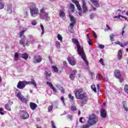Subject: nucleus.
Here are the masks:
<instances>
[{
  "instance_id": "obj_54",
  "label": "nucleus",
  "mask_w": 128,
  "mask_h": 128,
  "mask_svg": "<svg viewBox=\"0 0 128 128\" xmlns=\"http://www.w3.org/2000/svg\"><path fill=\"white\" fill-rule=\"evenodd\" d=\"M94 18V14H91L90 15V18H91V20H92Z\"/></svg>"
},
{
  "instance_id": "obj_49",
  "label": "nucleus",
  "mask_w": 128,
  "mask_h": 128,
  "mask_svg": "<svg viewBox=\"0 0 128 128\" xmlns=\"http://www.w3.org/2000/svg\"><path fill=\"white\" fill-rule=\"evenodd\" d=\"M37 22H36V20H33L32 22V26H36V24Z\"/></svg>"
},
{
  "instance_id": "obj_37",
  "label": "nucleus",
  "mask_w": 128,
  "mask_h": 128,
  "mask_svg": "<svg viewBox=\"0 0 128 128\" xmlns=\"http://www.w3.org/2000/svg\"><path fill=\"white\" fill-rule=\"evenodd\" d=\"M126 18V17L124 16H122V15H118V16H115L114 17V18Z\"/></svg>"
},
{
  "instance_id": "obj_30",
  "label": "nucleus",
  "mask_w": 128,
  "mask_h": 128,
  "mask_svg": "<svg viewBox=\"0 0 128 128\" xmlns=\"http://www.w3.org/2000/svg\"><path fill=\"white\" fill-rule=\"evenodd\" d=\"M90 126L87 123L86 124H83L82 126L78 127V128H90Z\"/></svg>"
},
{
  "instance_id": "obj_36",
  "label": "nucleus",
  "mask_w": 128,
  "mask_h": 128,
  "mask_svg": "<svg viewBox=\"0 0 128 128\" xmlns=\"http://www.w3.org/2000/svg\"><path fill=\"white\" fill-rule=\"evenodd\" d=\"M4 8V2H0V10H2Z\"/></svg>"
},
{
  "instance_id": "obj_21",
  "label": "nucleus",
  "mask_w": 128,
  "mask_h": 128,
  "mask_svg": "<svg viewBox=\"0 0 128 128\" xmlns=\"http://www.w3.org/2000/svg\"><path fill=\"white\" fill-rule=\"evenodd\" d=\"M59 14H60V18H61L63 20H64L66 18V14H64V10H60L59 12Z\"/></svg>"
},
{
  "instance_id": "obj_3",
  "label": "nucleus",
  "mask_w": 128,
  "mask_h": 128,
  "mask_svg": "<svg viewBox=\"0 0 128 128\" xmlns=\"http://www.w3.org/2000/svg\"><path fill=\"white\" fill-rule=\"evenodd\" d=\"M98 122V117L96 116L94 114H92L89 116L87 124L90 126H92L94 124H96Z\"/></svg>"
},
{
  "instance_id": "obj_43",
  "label": "nucleus",
  "mask_w": 128,
  "mask_h": 128,
  "mask_svg": "<svg viewBox=\"0 0 128 128\" xmlns=\"http://www.w3.org/2000/svg\"><path fill=\"white\" fill-rule=\"evenodd\" d=\"M5 108L7 110H10V106H8V104H7L5 105Z\"/></svg>"
},
{
  "instance_id": "obj_58",
  "label": "nucleus",
  "mask_w": 128,
  "mask_h": 128,
  "mask_svg": "<svg viewBox=\"0 0 128 128\" xmlns=\"http://www.w3.org/2000/svg\"><path fill=\"white\" fill-rule=\"evenodd\" d=\"M88 44H89L90 46H92V41H90V40H89L88 41Z\"/></svg>"
},
{
  "instance_id": "obj_20",
  "label": "nucleus",
  "mask_w": 128,
  "mask_h": 128,
  "mask_svg": "<svg viewBox=\"0 0 128 128\" xmlns=\"http://www.w3.org/2000/svg\"><path fill=\"white\" fill-rule=\"evenodd\" d=\"M30 108L32 110H34L38 108V105L34 102H30Z\"/></svg>"
},
{
  "instance_id": "obj_13",
  "label": "nucleus",
  "mask_w": 128,
  "mask_h": 128,
  "mask_svg": "<svg viewBox=\"0 0 128 128\" xmlns=\"http://www.w3.org/2000/svg\"><path fill=\"white\" fill-rule=\"evenodd\" d=\"M69 16L70 20L72 22L70 24V26H74V24H76V19H74V16H72V15H70Z\"/></svg>"
},
{
  "instance_id": "obj_14",
  "label": "nucleus",
  "mask_w": 128,
  "mask_h": 128,
  "mask_svg": "<svg viewBox=\"0 0 128 128\" xmlns=\"http://www.w3.org/2000/svg\"><path fill=\"white\" fill-rule=\"evenodd\" d=\"M72 2H73L74 4H75L78 10H79V12H80V10H82V7H80V4L78 2L77 0H72Z\"/></svg>"
},
{
  "instance_id": "obj_23",
  "label": "nucleus",
  "mask_w": 128,
  "mask_h": 128,
  "mask_svg": "<svg viewBox=\"0 0 128 128\" xmlns=\"http://www.w3.org/2000/svg\"><path fill=\"white\" fill-rule=\"evenodd\" d=\"M28 84H33L34 86V87L35 88H36V81L34 80H32L30 82H27Z\"/></svg>"
},
{
  "instance_id": "obj_7",
  "label": "nucleus",
  "mask_w": 128,
  "mask_h": 128,
  "mask_svg": "<svg viewBox=\"0 0 128 128\" xmlns=\"http://www.w3.org/2000/svg\"><path fill=\"white\" fill-rule=\"evenodd\" d=\"M16 96L17 98L20 100L22 102H26V99L24 98V97L22 95V94H20V92L18 91V90H16Z\"/></svg>"
},
{
  "instance_id": "obj_11",
  "label": "nucleus",
  "mask_w": 128,
  "mask_h": 128,
  "mask_svg": "<svg viewBox=\"0 0 128 128\" xmlns=\"http://www.w3.org/2000/svg\"><path fill=\"white\" fill-rule=\"evenodd\" d=\"M100 114L101 118H106V111L104 108H102L100 109Z\"/></svg>"
},
{
  "instance_id": "obj_51",
  "label": "nucleus",
  "mask_w": 128,
  "mask_h": 128,
  "mask_svg": "<svg viewBox=\"0 0 128 128\" xmlns=\"http://www.w3.org/2000/svg\"><path fill=\"white\" fill-rule=\"evenodd\" d=\"M51 124H52V128H56V125H54V121H52Z\"/></svg>"
},
{
  "instance_id": "obj_1",
  "label": "nucleus",
  "mask_w": 128,
  "mask_h": 128,
  "mask_svg": "<svg viewBox=\"0 0 128 128\" xmlns=\"http://www.w3.org/2000/svg\"><path fill=\"white\" fill-rule=\"evenodd\" d=\"M83 90L82 88H80L76 90L74 92L76 98L82 100L81 102L82 106H84L88 102V96L85 93H82Z\"/></svg>"
},
{
  "instance_id": "obj_10",
  "label": "nucleus",
  "mask_w": 128,
  "mask_h": 128,
  "mask_svg": "<svg viewBox=\"0 0 128 128\" xmlns=\"http://www.w3.org/2000/svg\"><path fill=\"white\" fill-rule=\"evenodd\" d=\"M42 60V58L40 55H36L34 56L32 62L34 64H38Z\"/></svg>"
},
{
  "instance_id": "obj_46",
  "label": "nucleus",
  "mask_w": 128,
  "mask_h": 128,
  "mask_svg": "<svg viewBox=\"0 0 128 128\" xmlns=\"http://www.w3.org/2000/svg\"><path fill=\"white\" fill-rule=\"evenodd\" d=\"M98 48L101 50H104V46L102 44H100L98 46Z\"/></svg>"
},
{
  "instance_id": "obj_2",
  "label": "nucleus",
  "mask_w": 128,
  "mask_h": 128,
  "mask_svg": "<svg viewBox=\"0 0 128 128\" xmlns=\"http://www.w3.org/2000/svg\"><path fill=\"white\" fill-rule=\"evenodd\" d=\"M72 42L74 44H76L78 48V52L80 56L82 57V58L84 62V64L86 66H88V62L86 58V54H84V49L82 48L80 46V43H78V40H76V38H72Z\"/></svg>"
},
{
  "instance_id": "obj_5",
  "label": "nucleus",
  "mask_w": 128,
  "mask_h": 128,
  "mask_svg": "<svg viewBox=\"0 0 128 128\" xmlns=\"http://www.w3.org/2000/svg\"><path fill=\"white\" fill-rule=\"evenodd\" d=\"M31 16L36 18L38 14V9L36 7V5L32 6L30 8Z\"/></svg>"
},
{
  "instance_id": "obj_61",
  "label": "nucleus",
  "mask_w": 128,
  "mask_h": 128,
  "mask_svg": "<svg viewBox=\"0 0 128 128\" xmlns=\"http://www.w3.org/2000/svg\"><path fill=\"white\" fill-rule=\"evenodd\" d=\"M24 14L25 16H28V12L26 11L25 12H24Z\"/></svg>"
},
{
  "instance_id": "obj_55",
  "label": "nucleus",
  "mask_w": 128,
  "mask_h": 128,
  "mask_svg": "<svg viewBox=\"0 0 128 128\" xmlns=\"http://www.w3.org/2000/svg\"><path fill=\"white\" fill-rule=\"evenodd\" d=\"M118 78V80H120V82H124V78H122V76H120V78Z\"/></svg>"
},
{
  "instance_id": "obj_64",
  "label": "nucleus",
  "mask_w": 128,
  "mask_h": 128,
  "mask_svg": "<svg viewBox=\"0 0 128 128\" xmlns=\"http://www.w3.org/2000/svg\"><path fill=\"white\" fill-rule=\"evenodd\" d=\"M120 42L118 41V42H116L115 44H120Z\"/></svg>"
},
{
  "instance_id": "obj_19",
  "label": "nucleus",
  "mask_w": 128,
  "mask_h": 128,
  "mask_svg": "<svg viewBox=\"0 0 128 128\" xmlns=\"http://www.w3.org/2000/svg\"><path fill=\"white\" fill-rule=\"evenodd\" d=\"M7 12L8 14H12V4H8L7 6Z\"/></svg>"
},
{
  "instance_id": "obj_16",
  "label": "nucleus",
  "mask_w": 128,
  "mask_h": 128,
  "mask_svg": "<svg viewBox=\"0 0 128 128\" xmlns=\"http://www.w3.org/2000/svg\"><path fill=\"white\" fill-rule=\"evenodd\" d=\"M76 70H74L72 71V73H71L70 75V78L72 80H74L76 78Z\"/></svg>"
},
{
  "instance_id": "obj_18",
  "label": "nucleus",
  "mask_w": 128,
  "mask_h": 128,
  "mask_svg": "<svg viewBox=\"0 0 128 128\" xmlns=\"http://www.w3.org/2000/svg\"><path fill=\"white\" fill-rule=\"evenodd\" d=\"M114 76L116 78H120V76H122V74H120V70H115Z\"/></svg>"
},
{
  "instance_id": "obj_25",
  "label": "nucleus",
  "mask_w": 128,
  "mask_h": 128,
  "mask_svg": "<svg viewBox=\"0 0 128 128\" xmlns=\"http://www.w3.org/2000/svg\"><path fill=\"white\" fill-rule=\"evenodd\" d=\"M122 50H119L118 54V59L122 60Z\"/></svg>"
},
{
  "instance_id": "obj_39",
  "label": "nucleus",
  "mask_w": 128,
  "mask_h": 128,
  "mask_svg": "<svg viewBox=\"0 0 128 128\" xmlns=\"http://www.w3.org/2000/svg\"><path fill=\"white\" fill-rule=\"evenodd\" d=\"M58 88L61 91V92H64V88H62V86H58Z\"/></svg>"
},
{
  "instance_id": "obj_48",
  "label": "nucleus",
  "mask_w": 128,
  "mask_h": 128,
  "mask_svg": "<svg viewBox=\"0 0 128 128\" xmlns=\"http://www.w3.org/2000/svg\"><path fill=\"white\" fill-rule=\"evenodd\" d=\"M56 46L58 48H60V43L59 42H56Z\"/></svg>"
},
{
  "instance_id": "obj_6",
  "label": "nucleus",
  "mask_w": 128,
  "mask_h": 128,
  "mask_svg": "<svg viewBox=\"0 0 128 128\" xmlns=\"http://www.w3.org/2000/svg\"><path fill=\"white\" fill-rule=\"evenodd\" d=\"M20 116L22 120H28V118H30V115H28V113L26 110H22L20 111Z\"/></svg>"
},
{
  "instance_id": "obj_40",
  "label": "nucleus",
  "mask_w": 128,
  "mask_h": 128,
  "mask_svg": "<svg viewBox=\"0 0 128 128\" xmlns=\"http://www.w3.org/2000/svg\"><path fill=\"white\" fill-rule=\"evenodd\" d=\"M91 88L94 92H96V86L94 85H92L91 86Z\"/></svg>"
},
{
  "instance_id": "obj_63",
  "label": "nucleus",
  "mask_w": 128,
  "mask_h": 128,
  "mask_svg": "<svg viewBox=\"0 0 128 128\" xmlns=\"http://www.w3.org/2000/svg\"><path fill=\"white\" fill-rule=\"evenodd\" d=\"M63 64H64V66H66V61H64L63 62Z\"/></svg>"
},
{
  "instance_id": "obj_22",
  "label": "nucleus",
  "mask_w": 128,
  "mask_h": 128,
  "mask_svg": "<svg viewBox=\"0 0 128 128\" xmlns=\"http://www.w3.org/2000/svg\"><path fill=\"white\" fill-rule=\"evenodd\" d=\"M92 4H94V6L96 8H98L100 6V4L98 3V0H90Z\"/></svg>"
},
{
  "instance_id": "obj_44",
  "label": "nucleus",
  "mask_w": 128,
  "mask_h": 128,
  "mask_svg": "<svg viewBox=\"0 0 128 128\" xmlns=\"http://www.w3.org/2000/svg\"><path fill=\"white\" fill-rule=\"evenodd\" d=\"M40 26L41 28V29L42 30V35L44 32V26L42 24H40Z\"/></svg>"
},
{
  "instance_id": "obj_38",
  "label": "nucleus",
  "mask_w": 128,
  "mask_h": 128,
  "mask_svg": "<svg viewBox=\"0 0 128 128\" xmlns=\"http://www.w3.org/2000/svg\"><path fill=\"white\" fill-rule=\"evenodd\" d=\"M115 36H116L114 34H112L111 35H110V40L111 42H114V38Z\"/></svg>"
},
{
  "instance_id": "obj_26",
  "label": "nucleus",
  "mask_w": 128,
  "mask_h": 128,
  "mask_svg": "<svg viewBox=\"0 0 128 128\" xmlns=\"http://www.w3.org/2000/svg\"><path fill=\"white\" fill-rule=\"evenodd\" d=\"M51 74L52 73L50 72V71H45V74L47 80H48V78H50Z\"/></svg>"
},
{
  "instance_id": "obj_45",
  "label": "nucleus",
  "mask_w": 128,
  "mask_h": 128,
  "mask_svg": "<svg viewBox=\"0 0 128 128\" xmlns=\"http://www.w3.org/2000/svg\"><path fill=\"white\" fill-rule=\"evenodd\" d=\"M71 110H72V112H76V106H72Z\"/></svg>"
},
{
  "instance_id": "obj_15",
  "label": "nucleus",
  "mask_w": 128,
  "mask_h": 128,
  "mask_svg": "<svg viewBox=\"0 0 128 128\" xmlns=\"http://www.w3.org/2000/svg\"><path fill=\"white\" fill-rule=\"evenodd\" d=\"M83 12H88V7L86 6V3L84 0H82Z\"/></svg>"
},
{
  "instance_id": "obj_27",
  "label": "nucleus",
  "mask_w": 128,
  "mask_h": 128,
  "mask_svg": "<svg viewBox=\"0 0 128 128\" xmlns=\"http://www.w3.org/2000/svg\"><path fill=\"white\" fill-rule=\"evenodd\" d=\"M26 32V28H23V30L19 32V36L20 38H22V36H24V34Z\"/></svg>"
},
{
  "instance_id": "obj_60",
  "label": "nucleus",
  "mask_w": 128,
  "mask_h": 128,
  "mask_svg": "<svg viewBox=\"0 0 128 128\" xmlns=\"http://www.w3.org/2000/svg\"><path fill=\"white\" fill-rule=\"evenodd\" d=\"M94 38H97L98 36H96V32H94Z\"/></svg>"
},
{
  "instance_id": "obj_28",
  "label": "nucleus",
  "mask_w": 128,
  "mask_h": 128,
  "mask_svg": "<svg viewBox=\"0 0 128 128\" xmlns=\"http://www.w3.org/2000/svg\"><path fill=\"white\" fill-rule=\"evenodd\" d=\"M68 98L70 100V102H74V98L72 96V94H68Z\"/></svg>"
},
{
  "instance_id": "obj_59",
  "label": "nucleus",
  "mask_w": 128,
  "mask_h": 128,
  "mask_svg": "<svg viewBox=\"0 0 128 128\" xmlns=\"http://www.w3.org/2000/svg\"><path fill=\"white\" fill-rule=\"evenodd\" d=\"M119 46H121L122 48H124V44H122V42H120V43L119 44Z\"/></svg>"
},
{
  "instance_id": "obj_32",
  "label": "nucleus",
  "mask_w": 128,
  "mask_h": 128,
  "mask_svg": "<svg viewBox=\"0 0 128 128\" xmlns=\"http://www.w3.org/2000/svg\"><path fill=\"white\" fill-rule=\"evenodd\" d=\"M14 60H16V62L18 61V53L16 52L14 55Z\"/></svg>"
},
{
  "instance_id": "obj_52",
  "label": "nucleus",
  "mask_w": 128,
  "mask_h": 128,
  "mask_svg": "<svg viewBox=\"0 0 128 128\" xmlns=\"http://www.w3.org/2000/svg\"><path fill=\"white\" fill-rule=\"evenodd\" d=\"M67 118H68L70 120H72V116L71 115H68L67 116Z\"/></svg>"
},
{
  "instance_id": "obj_50",
  "label": "nucleus",
  "mask_w": 128,
  "mask_h": 128,
  "mask_svg": "<svg viewBox=\"0 0 128 128\" xmlns=\"http://www.w3.org/2000/svg\"><path fill=\"white\" fill-rule=\"evenodd\" d=\"M60 100L62 102L64 106H66V103H64V96H61Z\"/></svg>"
},
{
  "instance_id": "obj_12",
  "label": "nucleus",
  "mask_w": 128,
  "mask_h": 128,
  "mask_svg": "<svg viewBox=\"0 0 128 128\" xmlns=\"http://www.w3.org/2000/svg\"><path fill=\"white\" fill-rule=\"evenodd\" d=\"M68 60L71 66H76V60L72 57H68Z\"/></svg>"
},
{
  "instance_id": "obj_42",
  "label": "nucleus",
  "mask_w": 128,
  "mask_h": 128,
  "mask_svg": "<svg viewBox=\"0 0 128 128\" xmlns=\"http://www.w3.org/2000/svg\"><path fill=\"white\" fill-rule=\"evenodd\" d=\"M58 38L59 40H60V42H62V36L60 34H58Z\"/></svg>"
},
{
  "instance_id": "obj_17",
  "label": "nucleus",
  "mask_w": 128,
  "mask_h": 128,
  "mask_svg": "<svg viewBox=\"0 0 128 128\" xmlns=\"http://www.w3.org/2000/svg\"><path fill=\"white\" fill-rule=\"evenodd\" d=\"M46 84L48 86L52 88V90H53V92H56V89L54 88V86L52 85V84L50 82H46Z\"/></svg>"
},
{
  "instance_id": "obj_47",
  "label": "nucleus",
  "mask_w": 128,
  "mask_h": 128,
  "mask_svg": "<svg viewBox=\"0 0 128 128\" xmlns=\"http://www.w3.org/2000/svg\"><path fill=\"white\" fill-rule=\"evenodd\" d=\"M100 62L102 64V66H104V59L103 58H100Z\"/></svg>"
},
{
  "instance_id": "obj_24",
  "label": "nucleus",
  "mask_w": 128,
  "mask_h": 128,
  "mask_svg": "<svg viewBox=\"0 0 128 128\" xmlns=\"http://www.w3.org/2000/svg\"><path fill=\"white\" fill-rule=\"evenodd\" d=\"M20 56L21 58H24L26 60L28 58V55L26 53L22 54Z\"/></svg>"
},
{
  "instance_id": "obj_56",
  "label": "nucleus",
  "mask_w": 128,
  "mask_h": 128,
  "mask_svg": "<svg viewBox=\"0 0 128 128\" xmlns=\"http://www.w3.org/2000/svg\"><path fill=\"white\" fill-rule=\"evenodd\" d=\"M124 28H126V26H124V27L122 28V36H124Z\"/></svg>"
},
{
  "instance_id": "obj_9",
  "label": "nucleus",
  "mask_w": 128,
  "mask_h": 128,
  "mask_svg": "<svg viewBox=\"0 0 128 128\" xmlns=\"http://www.w3.org/2000/svg\"><path fill=\"white\" fill-rule=\"evenodd\" d=\"M19 43L20 44H22L23 46H28L30 44V42H28V40L26 39L25 36H23L20 40Z\"/></svg>"
},
{
  "instance_id": "obj_31",
  "label": "nucleus",
  "mask_w": 128,
  "mask_h": 128,
  "mask_svg": "<svg viewBox=\"0 0 128 128\" xmlns=\"http://www.w3.org/2000/svg\"><path fill=\"white\" fill-rule=\"evenodd\" d=\"M96 80H104V77L100 74H98L96 76Z\"/></svg>"
},
{
  "instance_id": "obj_4",
  "label": "nucleus",
  "mask_w": 128,
  "mask_h": 128,
  "mask_svg": "<svg viewBox=\"0 0 128 128\" xmlns=\"http://www.w3.org/2000/svg\"><path fill=\"white\" fill-rule=\"evenodd\" d=\"M40 18L42 20H50L48 13L46 12V10L44 8H42L40 10Z\"/></svg>"
},
{
  "instance_id": "obj_29",
  "label": "nucleus",
  "mask_w": 128,
  "mask_h": 128,
  "mask_svg": "<svg viewBox=\"0 0 128 128\" xmlns=\"http://www.w3.org/2000/svg\"><path fill=\"white\" fill-rule=\"evenodd\" d=\"M122 104H123V107H124V110H126V112H128V107L126 106V101H124L122 102Z\"/></svg>"
},
{
  "instance_id": "obj_41",
  "label": "nucleus",
  "mask_w": 128,
  "mask_h": 128,
  "mask_svg": "<svg viewBox=\"0 0 128 128\" xmlns=\"http://www.w3.org/2000/svg\"><path fill=\"white\" fill-rule=\"evenodd\" d=\"M124 90L125 92H126V94H128V84H126L125 86Z\"/></svg>"
},
{
  "instance_id": "obj_53",
  "label": "nucleus",
  "mask_w": 128,
  "mask_h": 128,
  "mask_svg": "<svg viewBox=\"0 0 128 128\" xmlns=\"http://www.w3.org/2000/svg\"><path fill=\"white\" fill-rule=\"evenodd\" d=\"M70 32L73 34L74 32V26H70Z\"/></svg>"
},
{
  "instance_id": "obj_35",
  "label": "nucleus",
  "mask_w": 128,
  "mask_h": 128,
  "mask_svg": "<svg viewBox=\"0 0 128 128\" xmlns=\"http://www.w3.org/2000/svg\"><path fill=\"white\" fill-rule=\"evenodd\" d=\"M52 108H54V106L53 105H51L50 106H48V112H52Z\"/></svg>"
},
{
  "instance_id": "obj_33",
  "label": "nucleus",
  "mask_w": 128,
  "mask_h": 128,
  "mask_svg": "<svg viewBox=\"0 0 128 128\" xmlns=\"http://www.w3.org/2000/svg\"><path fill=\"white\" fill-rule=\"evenodd\" d=\"M70 8L72 10V12H74V5L72 4H70Z\"/></svg>"
},
{
  "instance_id": "obj_62",
  "label": "nucleus",
  "mask_w": 128,
  "mask_h": 128,
  "mask_svg": "<svg viewBox=\"0 0 128 128\" xmlns=\"http://www.w3.org/2000/svg\"><path fill=\"white\" fill-rule=\"evenodd\" d=\"M128 42H126L125 43H124V46H126L128 45Z\"/></svg>"
},
{
  "instance_id": "obj_8",
  "label": "nucleus",
  "mask_w": 128,
  "mask_h": 128,
  "mask_svg": "<svg viewBox=\"0 0 128 128\" xmlns=\"http://www.w3.org/2000/svg\"><path fill=\"white\" fill-rule=\"evenodd\" d=\"M28 84V82L26 81H20L17 85L18 88H20V90H22V88H26V86Z\"/></svg>"
},
{
  "instance_id": "obj_57",
  "label": "nucleus",
  "mask_w": 128,
  "mask_h": 128,
  "mask_svg": "<svg viewBox=\"0 0 128 128\" xmlns=\"http://www.w3.org/2000/svg\"><path fill=\"white\" fill-rule=\"evenodd\" d=\"M79 121L80 122H81V124H84V122H82V118H80L79 120Z\"/></svg>"
},
{
  "instance_id": "obj_34",
  "label": "nucleus",
  "mask_w": 128,
  "mask_h": 128,
  "mask_svg": "<svg viewBox=\"0 0 128 128\" xmlns=\"http://www.w3.org/2000/svg\"><path fill=\"white\" fill-rule=\"evenodd\" d=\"M52 68L55 72H58V67L56 66H52Z\"/></svg>"
}]
</instances>
